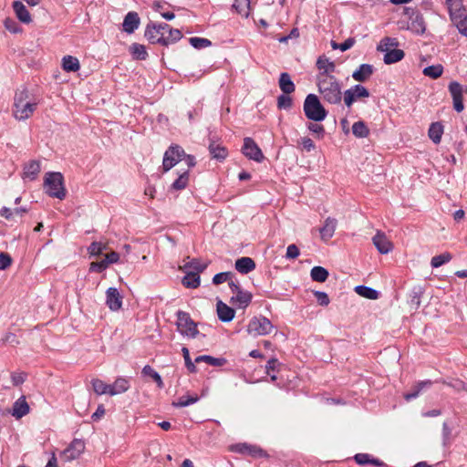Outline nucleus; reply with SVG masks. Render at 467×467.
I'll use <instances>...</instances> for the list:
<instances>
[{
    "label": "nucleus",
    "instance_id": "f257e3e1",
    "mask_svg": "<svg viewBox=\"0 0 467 467\" xmlns=\"http://www.w3.org/2000/svg\"><path fill=\"white\" fill-rule=\"evenodd\" d=\"M317 85L322 99L330 104H339L342 99L341 86L338 79L333 75L318 74Z\"/></svg>",
    "mask_w": 467,
    "mask_h": 467
},
{
    "label": "nucleus",
    "instance_id": "f03ea898",
    "mask_svg": "<svg viewBox=\"0 0 467 467\" xmlns=\"http://www.w3.org/2000/svg\"><path fill=\"white\" fill-rule=\"evenodd\" d=\"M37 102L26 88L17 90L14 97L13 116L16 120L29 119L36 109Z\"/></svg>",
    "mask_w": 467,
    "mask_h": 467
},
{
    "label": "nucleus",
    "instance_id": "7ed1b4c3",
    "mask_svg": "<svg viewBox=\"0 0 467 467\" xmlns=\"http://www.w3.org/2000/svg\"><path fill=\"white\" fill-rule=\"evenodd\" d=\"M304 112L308 119L318 122L326 119L327 112L315 94L306 96L304 101Z\"/></svg>",
    "mask_w": 467,
    "mask_h": 467
},
{
    "label": "nucleus",
    "instance_id": "20e7f679",
    "mask_svg": "<svg viewBox=\"0 0 467 467\" xmlns=\"http://www.w3.org/2000/svg\"><path fill=\"white\" fill-rule=\"evenodd\" d=\"M46 192L54 198L63 200L66 197V190L63 186V176L60 172H48L45 177Z\"/></svg>",
    "mask_w": 467,
    "mask_h": 467
},
{
    "label": "nucleus",
    "instance_id": "39448f33",
    "mask_svg": "<svg viewBox=\"0 0 467 467\" xmlns=\"http://www.w3.org/2000/svg\"><path fill=\"white\" fill-rule=\"evenodd\" d=\"M177 329L182 335L192 338L196 337L199 331L197 324L191 318L190 315L184 311L177 312Z\"/></svg>",
    "mask_w": 467,
    "mask_h": 467
},
{
    "label": "nucleus",
    "instance_id": "423d86ee",
    "mask_svg": "<svg viewBox=\"0 0 467 467\" xmlns=\"http://www.w3.org/2000/svg\"><path fill=\"white\" fill-rule=\"evenodd\" d=\"M274 326L270 320L265 317H255L252 318L247 326V332L252 336H265L270 334Z\"/></svg>",
    "mask_w": 467,
    "mask_h": 467
},
{
    "label": "nucleus",
    "instance_id": "0eeeda50",
    "mask_svg": "<svg viewBox=\"0 0 467 467\" xmlns=\"http://www.w3.org/2000/svg\"><path fill=\"white\" fill-rule=\"evenodd\" d=\"M185 156L183 149L178 145L171 146L164 153L162 168L163 171H170Z\"/></svg>",
    "mask_w": 467,
    "mask_h": 467
},
{
    "label": "nucleus",
    "instance_id": "6e6552de",
    "mask_svg": "<svg viewBox=\"0 0 467 467\" xmlns=\"http://www.w3.org/2000/svg\"><path fill=\"white\" fill-rule=\"evenodd\" d=\"M169 30V25L166 23L156 24L150 22L147 25L145 29L146 38L152 44H161V37L166 36V31Z\"/></svg>",
    "mask_w": 467,
    "mask_h": 467
},
{
    "label": "nucleus",
    "instance_id": "1a4fd4ad",
    "mask_svg": "<svg viewBox=\"0 0 467 467\" xmlns=\"http://www.w3.org/2000/svg\"><path fill=\"white\" fill-rule=\"evenodd\" d=\"M369 91L362 85H355L344 92V103L350 108L358 99L368 98Z\"/></svg>",
    "mask_w": 467,
    "mask_h": 467
},
{
    "label": "nucleus",
    "instance_id": "9d476101",
    "mask_svg": "<svg viewBox=\"0 0 467 467\" xmlns=\"http://www.w3.org/2000/svg\"><path fill=\"white\" fill-rule=\"evenodd\" d=\"M85 450V443L82 440L75 439L69 446L63 451L61 458L65 462H71L78 459Z\"/></svg>",
    "mask_w": 467,
    "mask_h": 467
},
{
    "label": "nucleus",
    "instance_id": "9b49d317",
    "mask_svg": "<svg viewBox=\"0 0 467 467\" xmlns=\"http://www.w3.org/2000/svg\"><path fill=\"white\" fill-rule=\"evenodd\" d=\"M448 89L452 99L453 109L457 112H462L464 109L462 101L463 86L457 81H451L448 86Z\"/></svg>",
    "mask_w": 467,
    "mask_h": 467
},
{
    "label": "nucleus",
    "instance_id": "f8f14e48",
    "mask_svg": "<svg viewBox=\"0 0 467 467\" xmlns=\"http://www.w3.org/2000/svg\"><path fill=\"white\" fill-rule=\"evenodd\" d=\"M242 151L247 158L254 160L257 162H261L264 159V155L261 149L251 138H244Z\"/></svg>",
    "mask_w": 467,
    "mask_h": 467
},
{
    "label": "nucleus",
    "instance_id": "ddd939ff",
    "mask_svg": "<svg viewBox=\"0 0 467 467\" xmlns=\"http://www.w3.org/2000/svg\"><path fill=\"white\" fill-rule=\"evenodd\" d=\"M229 286L232 292L235 294V296L232 297V301L237 302L241 307H246L252 300V294L242 290L234 281L229 283Z\"/></svg>",
    "mask_w": 467,
    "mask_h": 467
},
{
    "label": "nucleus",
    "instance_id": "4468645a",
    "mask_svg": "<svg viewBox=\"0 0 467 467\" xmlns=\"http://www.w3.org/2000/svg\"><path fill=\"white\" fill-rule=\"evenodd\" d=\"M106 305L111 311H118L122 306V296L116 287H109L106 291Z\"/></svg>",
    "mask_w": 467,
    "mask_h": 467
},
{
    "label": "nucleus",
    "instance_id": "2eb2a0df",
    "mask_svg": "<svg viewBox=\"0 0 467 467\" xmlns=\"http://www.w3.org/2000/svg\"><path fill=\"white\" fill-rule=\"evenodd\" d=\"M407 29L418 35L423 34L426 30V27L422 15L412 10L411 15L410 16V22L408 23Z\"/></svg>",
    "mask_w": 467,
    "mask_h": 467
},
{
    "label": "nucleus",
    "instance_id": "dca6fc26",
    "mask_svg": "<svg viewBox=\"0 0 467 467\" xmlns=\"http://www.w3.org/2000/svg\"><path fill=\"white\" fill-rule=\"evenodd\" d=\"M372 241L380 254H386L393 248L392 243L388 239L384 233L378 232L372 238Z\"/></svg>",
    "mask_w": 467,
    "mask_h": 467
},
{
    "label": "nucleus",
    "instance_id": "f3484780",
    "mask_svg": "<svg viewBox=\"0 0 467 467\" xmlns=\"http://www.w3.org/2000/svg\"><path fill=\"white\" fill-rule=\"evenodd\" d=\"M374 67L369 64H361L353 73L352 78L358 82L367 81L373 74Z\"/></svg>",
    "mask_w": 467,
    "mask_h": 467
},
{
    "label": "nucleus",
    "instance_id": "a211bd4d",
    "mask_svg": "<svg viewBox=\"0 0 467 467\" xmlns=\"http://www.w3.org/2000/svg\"><path fill=\"white\" fill-rule=\"evenodd\" d=\"M337 223V220L331 217L325 220L323 227L319 229L320 237L323 241L327 242L333 237Z\"/></svg>",
    "mask_w": 467,
    "mask_h": 467
},
{
    "label": "nucleus",
    "instance_id": "6ab92c4d",
    "mask_svg": "<svg viewBox=\"0 0 467 467\" xmlns=\"http://www.w3.org/2000/svg\"><path fill=\"white\" fill-rule=\"evenodd\" d=\"M140 22L139 15L136 12H129L124 17L123 30L128 34H132L139 27Z\"/></svg>",
    "mask_w": 467,
    "mask_h": 467
},
{
    "label": "nucleus",
    "instance_id": "aec40b11",
    "mask_svg": "<svg viewBox=\"0 0 467 467\" xmlns=\"http://www.w3.org/2000/svg\"><path fill=\"white\" fill-rule=\"evenodd\" d=\"M29 413V405L25 396H21L13 405L12 415L16 419H21Z\"/></svg>",
    "mask_w": 467,
    "mask_h": 467
},
{
    "label": "nucleus",
    "instance_id": "412c9836",
    "mask_svg": "<svg viewBox=\"0 0 467 467\" xmlns=\"http://www.w3.org/2000/svg\"><path fill=\"white\" fill-rule=\"evenodd\" d=\"M234 310L222 301L217 303V315L221 321L230 322L234 317Z\"/></svg>",
    "mask_w": 467,
    "mask_h": 467
},
{
    "label": "nucleus",
    "instance_id": "4be33fe9",
    "mask_svg": "<svg viewBox=\"0 0 467 467\" xmlns=\"http://www.w3.org/2000/svg\"><path fill=\"white\" fill-rule=\"evenodd\" d=\"M238 451L242 453L251 455L255 458L267 457V453L258 446L248 445L245 443L237 445Z\"/></svg>",
    "mask_w": 467,
    "mask_h": 467
},
{
    "label": "nucleus",
    "instance_id": "5701e85b",
    "mask_svg": "<svg viewBox=\"0 0 467 467\" xmlns=\"http://www.w3.org/2000/svg\"><path fill=\"white\" fill-rule=\"evenodd\" d=\"M13 9L17 16V18L24 24H29L32 21L31 16L25 6V5L20 1H15L13 3Z\"/></svg>",
    "mask_w": 467,
    "mask_h": 467
},
{
    "label": "nucleus",
    "instance_id": "b1692460",
    "mask_svg": "<svg viewBox=\"0 0 467 467\" xmlns=\"http://www.w3.org/2000/svg\"><path fill=\"white\" fill-rule=\"evenodd\" d=\"M235 269L241 274H248L254 270L255 263L250 257H241L235 261Z\"/></svg>",
    "mask_w": 467,
    "mask_h": 467
},
{
    "label": "nucleus",
    "instance_id": "393cba45",
    "mask_svg": "<svg viewBox=\"0 0 467 467\" xmlns=\"http://www.w3.org/2000/svg\"><path fill=\"white\" fill-rule=\"evenodd\" d=\"M130 389V382L125 378H118L112 385H109V395L115 396L126 392Z\"/></svg>",
    "mask_w": 467,
    "mask_h": 467
},
{
    "label": "nucleus",
    "instance_id": "a878e982",
    "mask_svg": "<svg viewBox=\"0 0 467 467\" xmlns=\"http://www.w3.org/2000/svg\"><path fill=\"white\" fill-rule=\"evenodd\" d=\"M40 162L37 161H31L24 166L23 176L25 179L30 181L36 180L40 172Z\"/></svg>",
    "mask_w": 467,
    "mask_h": 467
},
{
    "label": "nucleus",
    "instance_id": "bb28decb",
    "mask_svg": "<svg viewBox=\"0 0 467 467\" xmlns=\"http://www.w3.org/2000/svg\"><path fill=\"white\" fill-rule=\"evenodd\" d=\"M451 19L454 26L458 28L459 32L462 35L467 36V14H465V11L452 15Z\"/></svg>",
    "mask_w": 467,
    "mask_h": 467
},
{
    "label": "nucleus",
    "instance_id": "cd10ccee",
    "mask_svg": "<svg viewBox=\"0 0 467 467\" xmlns=\"http://www.w3.org/2000/svg\"><path fill=\"white\" fill-rule=\"evenodd\" d=\"M317 67L320 70L318 74L331 75L335 71L334 62L329 61L325 56L319 57L317 61Z\"/></svg>",
    "mask_w": 467,
    "mask_h": 467
},
{
    "label": "nucleus",
    "instance_id": "c85d7f7f",
    "mask_svg": "<svg viewBox=\"0 0 467 467\" xmlns=\"http://www.w3.org/2000/svg\"><path fill=\"white\" fill-rule=\"evenodd\" d=\"M443 134V126L441 122H433L431 124L428 131L430 139L435 143L439 144Z\"/></svg>",
    "mask_w": 467,
    "mask_h": 467
},
{
    "label": "nucleus",
    "instance_id": "c756f323",
    "mask_svg": "<svg viewBox=\"0 0 467 467\" xmlns=\"http://www.w3.org/2000/svg\"><path fill=\"white\" fill-rule=\"evenodd\" d=\"M182 37V34L179 29H172L169 26V30L166 31V36L164 37H161L162 46H169L170 44H173L179 41Z\"/></svg>",
    "mask_w": 467,
    "mask_h": 467
},
{
    "label": "nucleus",
    "instance_id": "7c9ffc66",
    "mask_svg": "<svg viewBox=\"0 0 467 467\" xmlns=\"http://www.w3.org/2000/svg\"><path fill=\"white\" fill-rule=\"evenodd\" d=\"M279 87L285 94H291L295 91V85L288 73H281L279 78Z\"/></svg>",
    "mask_w": 467,
    "mask_h": 467
},
{
    "label": "nucleus",
    "instance_id": "2f4dec72",
    "mask_svg": "<svg viewBox=\"0 0 467 467\" xmlns=\"http://www.w3.org/2000/svg\"><path fill=\"white\" fill-rule=\"evenodd\" d=\"M199 274L192 271H186L185 276L182 278V285L188 288H197L200 285Z\"/></svg>",
    "mask_w": 467,
    "mask_h": 467
},
{
    "label": "nucleus",
    "instance_id": "473e14b6",
    "mask_svg": "<svg viewBox=\"0 0 467 467\" xmlns=\"http://www.w3.org/2000/svg\"><path fill=\"white\" fill-rule=\"evenodd\" d=\"M62 67L67 72H76L80 67L79 61L75 57L65 56L62 59Z\"/></svg>",
    "mask_w": 467,
    "mask_h": 467
},
{
    "label": "nucleus",
    "instance_id": "72a5a7b5",
    "mask_svg": "<svg viewBox=\"0 0 467 467\" xmlns=\"http://www.w3.org/2000/svg\"><path fill=\"white\" fill-rule=\"evenodd\" d=\"M405 56V53L401 49L394 48L385 53L384 55V63L387 65H390L396 62L400 61Z\"/></svg>",
    "mask_w": 467,
    "mask_h": 467
},
{
    "label": "nucleus",
    "instance_id": "f704fd0d",
    "mask_svg": "<svg viewBox=\"0 0 467 467\" xmlns=\"http://www.w3.org/2000/svg\"><path fill=\"white\" fill-rule=\"evenodd\" d=\"M399 46V42L396 38L386 36L382 38L377 47V50L387 53L391 49L396 48Z\"/></svg>",
    "mask_w": 467,
    "mask_h": 467
},
{
    "label": "nucleus",
    "instance_id": "c9c22d12",
    "mask_svg": "<svg viewBox=\"0 0 467 467\" xmlns=\"http://www.w3.org/2000/svg\"><path fill=\"white\" fill-rule=\"evenodd\" d=\"M130 52L134 59L145 60L148 57L146 47L143 45L138 43H133L130 47Z\"/></svg>",
    "mask_w": 467,
    "mask_h": 467
},
{
    "label": "nucleus",
    "instance_id": "e433bc0d",
    "mask_svg": "<svg viewBox=\"0 0 467 467\" xmlns=\"http://www.w3.org/2000/svg\"><path fill=\"white\" fill-rule=\"evenodd\" d=\"M328 271L322 266H314L311 269L310 276L313 281L323 283L328 277Z\"/></svg>",
    "mask_w": 467,
    "mask_h": 467
},
{
    "label": "nucleus",
    "instance_id": "4c0bfd02",
    "mask_svg": "<svg viewBox=\"0 0 467 467\" xmlns=\"http://www.w3.org/2000/svg\"><path fill=\"white\" fill-rule=\"evenodd\" d=\"M355 291L360 296L368 299H377L379 297V292L377 290L366 285H357Z\"/></svg>",
    "mask_w": 467,
    "mask_h": 467
},
{
    "label": "nucleus",
    "instance_id": "58836bf2",
    "mask_svg": "<svg viewBox=\"0 0 467 467\" xmlns=\"http://www.w3.org/2000/svg\"><path fill=\"white\" fill-rule=\"evenodd\" d=\"M233 7L244 17H248L250 14V0H234Z\"/></svg>",
    "mask_w": 467,
    "mask_h": 467
},
{
    "label": "nucleus",
    "instance_id": "ea45409f",
    "mask_svg": "<svg viewBox=\"0 0 467 467\" xmlns=\"http://www.w3.org/2000/svg\"><path fill=\"white\" fill-rule=\"evenodd\" d=\"M431 385V380H424V381H420V382L417 383L413 387V389L410 392H408V393L404 394V399L409 401V400H410L412 399L417 398L419 396L420 392L425 387H430Z\"/></svg>",
    "mask_w": 467,
    "mask_h": 467
},
{
    "label": "nucleus",
    "instance_id": "a19ab883",
    "mask_svg": "<svg viewBox=\"0 0 467 467\" xmlns=\"http://www.w3.org/2000/svg\"><path fill=\"white\" fill-rule=\"evenodd\" d=\"M443 73V67L441 64L431 65L423 69V74L432 79H437Z\"/></svg>",
    "mask_w": 467,
    "mask_h": 467
},
{
    "label": "nucleus",
    "instance_id": "79ce46f5",
    "mask_svg": "<svg viewBox=\"0 0 467 467\" xmlns=\"http://www.w3.org/2000/svg\"><path fill=\"white\" fill-rule=\"evenodd\" d=\"M352 132L357 138H366L369 134V130L364 121H357L352 126Z\"/></svg>",
    "mask_w": 467,
    "mask_h": 467
},
{
    "label": "nucleus",
    "instance_id": "37998d69",
    "mask_svg": "<svg viewBox=\"0 0 467 467\" xmlns=\"http://www.w3.org/2000/svg\"><path fill=\"white\" fill-rule=\"evenodd\" d=\"M194 362L195 363L205 362L211 366L220 367L224 364L225 360L223 358H213L212 356L202 355V356L197 357L195 358Z\"/></svg>",
    "mask_w": 467,
    "mask_h": 467
},
{
    "label": "nucleus",
    "instance_id": "c03bdc74",
    "mask_svg": "<svg viewBox=\"0 0 467 467\" xmlns=\"http://www.w3.org/2000/svg\"><path fill=\"white\" fill-rule=\"evenodd\" d=\"M93 390L98 395L109 394V384L105 383L103 380L95 379L91 381Z\"/></svg>",
    "mask_w": 467,
    "mask_h": 467
},
{
    "label": "nucleus",
    "instance_id": "a18cd8bd",
    "mask_svg": "<svg viewBox=\"0 0 467 467\" xmlns=\"http://www.w3.org/2000/svg\"><path fill=\"white\" fill-rule=\"evenodd\" d=\"M208 266L207 263H202V261L198 259H192L191 262L186 264L184 265V269H189V271L195 272L197 274H200L203 272L206 267Z\"/></svg>",
    "mask_w": 467,
    "mask_h": 467
},
{
    "label": "nucleus",
    "instance_id": "49530a36",
    "mask_svg": "<svg viewBox=\"0 0 467 467\" xmlns=\"http://www.w3.org/2000/svg\"><path fill=\"white\" fill-rule=\"evenodd\" d=\"M452 258V255L450 253H443L439 255H435L431 258V265L433 268L440 267L446 263H449Z\"/></svg>",
    "mask_w": 467,
    "mask_h": 467
},
{
    "label": "nucleus",
    "instance_id": "de8ad7c7",
    "mask_svg": "<svg viewBox=\"0 0 467 467\" xmlns=\"http://www.w3.org/2000/svg\"><path fill=\"white\" fill-rule=\"evenodd\" d=\"M142 374L145 376H149L153 379V380L157 383L159 388H163V381L161 379V375L155 371L150 366L146 365L142 368Z\"/></svg>",
    "mask_w": 467,
    "mask_h": 467
},
{
    "label": "nucleus",
    "instance_id": "09e8293b",
    "mask_svg": "<svg viewBox=\"0 0 467 467\" xmlns=\"http://www.w3.org/2000/svg\"><path fill=\"white\" fill-rule=\"evenodd\" d=\"M209 150L213 158H215L217 160H223L227 156V150L224 147H222L220 145H215L212 143L209 146Z\"/></svg>",
    "mask_w": 467,
    "mask_h": 467
},
{
    "label": "nucleus",
    "instance_id": "8fccbe9b",
    "mask_svg": "<svg viewBox=\"0 0 467 467\" xmlns=\"http://www.w3.org/2000/svg\"><path fill=\"white\" fill-rule=\"evenodd\" d=\"M189 182L188 171L182 173L171 184V188L176 191L184 189Z\"/></svg>",
    "mask_w": 467,
    "mask_h": 467
},
{
    "label": "nucleus",
    "instance_id": "3c124183",
    "mask_svg": "<svg viewBox=\"0 0 467 467\" xmlns=\"http://www.w3.org/2000/svg\"><path fill=\"white\" fill-rule=\"evenodd\" d=\"M199 400L198 396L197 395H192V396H182L179 398L178 401L177 402H173L172 405L175 406V407H186V406H189L191 404H193L195 402H197Z\"/></svg>",
    "mask_w": 467,
    "mask_h": 467
},
{
    "label": "nucleus",
    "instance_id": "603ef678",
    "mask_svg": "<svg viewBox=\"0 0 467 467\" xmlns=\"http://www.w3.org/2000/svg\"><path fill=\"white\" fill-rule=\"evenodd\" d=\"M450 16L459 14L460 12L465 11L462 9V0H446Z\"/></svg>",
    "mask_w": 467,
    "mask_h": 467
},
{
    "label": "nucleus",
    "instance_id": "864d4df0",
    "mask_svg": "<svg viewBox=\"0 0 467 467\" xmlns=\"http://www.w3.org/2000/svg\"><path fill=\"white\" fill-rule=\"evenodd\" d=\"M233 276H234V274L232 272H222V273L216 274L213 276V283L214 285H220L224 282L230 283L231 281H233V279H232Z\"/></svg>",
    "mask_w": 467,
    "mask_h": 467
},
{
    "label": "nucleus",
    "instance_id": "5fc2aeb1",
    "mask_svg": "<svg viewBox=\"0 0 467 467\" xmlns=\"http://www.w3.org/2000/svg\"><path fill=\"white\" fill-rule=\"evenodd\" d=\"M189 42L194 48L198 49L204 48L212 45V42L209 39L197 36L191 37Z\"/></svg>",
    "mask_w": 467,
    "mask_h": 467
},
{
    "label": "nucleus",
    "instance_id": "6e6d98bb",
    "mask_svg": "<svg viewBox=\"0 0 467 467\" xmlns=\"http://www.w3.org/2000/svg\"><path fill=\"white\" fill-rule=\"evenodd\" d=\"M182 352L183 355L185 367L187 368L189 372L195 373L197 371V368L194 362H192L191 359L189 349L186 347H183Z\"/></svg>",
    "mask_w": 467,
    "mask_h": 467
},
{
    "label": "nucleus",
    "instance_id": "4d7b16f0",
    "mask_svg": "<svg viewBox=\"0 0 467 467\" xmlns=\"http://www.w3.org/2000/svg\"><path fill=\"white\" fill-rule=\"evenodd\" d=\"M277 107L279 109H288L292 107V99L288 94L280 95L277 99Z\"/></svg>",
    "mask_w": 467,
    "mask_h": 467
},
{
    "label": "nucleus",
    "instance_id": "13d9d810",
    "mask_svg": "<svg viewBox=\"0 0 467 467\" xmlns=\"http://www.w3.org/2000/svg\"><path fill=\"white\" fill-rule=\"evenodd\" d=\"M106 249V244H102L101 243L99 242H93L91 243L88 250L91 255H99Z\"/></svg>",
    "mask_w": 467,
    "mask_h": 467
},
{
    "label": "nucleus",
    "instance_id": "bf43d9fd",
    "mask_svg": "<svg viewBox=\"0 0 467 467\" xmlns=\"http://www.w3.org/2000/svg\"><path fill=\"white\" fill-rule=\"evenodd\" d=\"M5 26L9 32L14 34L20 33L22 31L20 26L12 18H6L5 20Z\"/></svg>",
    "mask_w": 467,
    "mask_h": 467
},
{
    "label": "nucleus",
    "instance_id": "052dcab7",
    "mask_svg": "<svg viewBox=\"0 0 467 467\" xmlns=\"http://www.w3.org/2000/svg\"><path fill=\"white\" fill-rule=\"evenodd\" d=\"M2 341L4 344H11L13 346H17L20 344L16 335L12 332H6L2 337Z\"/></svg>",
    "mask_w": 467,
    "mask_h": 467
},
{
    "label": "nucleus",
    "instance_id": "680f3d73",
    "mask_svg": "<svg viewBox=\"0 0 467 467\" xmlns=\"http://www.w3.org/2000/svg\"><path fill=\"white\" fill-rule=\"evenodd\" d=\"M314 296L317 300V303L322 306H328L330 300L327 293L322 291H314Z\"/></svg>",
    "mask_w": 467,
    "mask_h": 467
},
{
    "label": "nucleus",
    "instance_id": "e2e57ef3",
    "mask_svg": "<svg viewBox=\"0 0 467 467\" xmlns=\"http://www.w3.org/2000/svg\"><path fill=\"white\" fill-rule=\"evenodd\" d=\"M300 251L299 248L296 244H290L287 246L285 258L286 259H296L299 256Z\"/></svg>",
    "mask_w": 467,
    "mask_h": 467
},
{
    "label": "nucleus",
    "instance_id": "0e129e2a",
    "mask_svg": "<svg viewBox=\"0 0 467 467\" xmlns=\"http://www.w3.org/2000/svg\"><path fill=\"white\" fill-rule=\"evenodd\" d=\"M108 266L109 265L106 263V261L105 260H101L99 262H92L90 264L89 270L92 271V272L100 273V272L104 271L105 269H107Z\"/></svg>",
    "mask_w": 467,
    "mask_h": 467
},
{
    "label": "nucleus",
    "instance_id": "69168bd1",
    "mask_svg": "<svg viewBox=\"0 0 467 467\" xmlns=\"http://www.w3.org/2000/svg\"><path fill=\"white\" fill-rule=\"evenodd\" d=\"M308 130L317 134L318 137H323L325 133L324 126L317 123H309L307 126Z\"/></svg>",
    "mask_w": 467,
    "mask_h": 467
},
{
    "label": "nucleus",
    "instance_id": "338daca9",
    "mask_svg": "<svg viewBox=\"0 0 467 467\" xmlns=\"http://www.w3.org/2000/svg\"><path fill=\"white\" fill-rule=\"evenodd\" d=\"M280 365L275 358H273L267 361L265 366V372L267 375L273 374V371L277 370V367Z\"/></svg>",
    "mask_w": 467,
    "mask_h": 467
},
{
    "label": "nucleus",
    "instance_id": "774afa93",
    "mask_svg": "<svg viewBox=\"0 0 467 467\" xmlns=\"http://www.w3.org/2000/svg\"><path fill=\"white\" fill-rule=\"evenodd\" d=\"M12 263V258L8 254L1 253L0 254V270H5L8 266H10Z\"/></svg>",
    "mask_w": 467,
    "mask_h": 467
}]
</instances>
